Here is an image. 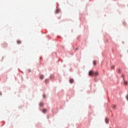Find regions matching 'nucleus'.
<instances>
[{
    "label": "nucleus",
    "mask_w": 128,
    "mask_h": 128,
    "mask_svg": "<svg viewBox=\"0 0 128 128\" xmlns=\"http://www.w3.org/2000/svg\"><path fill=\"white\" fill-rule=\"evenodd\" d=\"M98 74V73L96 72H94L92 70H90L88 72V76H96Z\"/></svg>",
    "instance_id": "f257e3e1"
},
{
    "label": "nucleus",
    "mask_w": 128,
    "mask_h": 128,
    "mask_svg": "<svg viewBox=\"0 0 128 128\" xmlns=\"http://www.w3.org/2000/svg\"><path fill=\"white\" fill-rule=\"evenodd\" d=\"M60 12V9H57L56 11V14H58Z\"/></svg>",
    "instance_id": "f03ea898"
},
{
    "label": "nucleus",
    "mask_w": 128,
    "mask_h": 128,
    "mask_svg": "<svg viewBox=\"0 0 128 128\" xmlns=\"http://www.w3.org/2000/svg\"><path fill=\"white\" fill-rule=\"evenodd\" d=\"M124 84L125 86H128V82H126V80H124Z\"/></svg>",
    "instance_id": "7ed1b4c3"
},
{
    "label": "nucleus",
    "mask_w": 128,
    "mask_h": 128,
    "mask_svg": "<svg viewBox=\"0 0 128 128\" xmlns=\"http://www.w3.org/2000/svg\"><path fill=\"white\" fill-rule=\"evenodd\" d=\"M17 44H22V42L20 40H18Z\"/></svg>",
    "instance_id": "20e7f679"
},
{
    "label": "nucleus",
    "mask_w": 128,
    "mask_h": 128,
    "mask_svg": "<svg viewBox=\"0 0 128 128\" xmlns=\"http://www.w3.org/2000/svg\"><path fill=\"white\" fill-rule=\"evenodd\" d=\"M70 84H72V82H74V80L73 79H70Z\"/></svg>",
    "instance_id": "39448f33"
},
{
    "label": "nucleus",
    "mask_w": 128,
    "mask_h": 128,
    "mask_svg": "<svg viewBox=\"0 0 128 128\" xmlns=\"http://www.w3.org/2000/svg\"><path fill=\"white\" fill-rule=\"evenodd\" d=\"M105 122H106V124H108V118H106Z\"/></svg>",
    "instance_id": "423d86ee"
},
{
    "label": "nucleus",
    "mask_w": 128,
    "mask_h": 128,
    "mask_svg": "<svg viewBox=\"0 0 128 128\" xmlns=\"http://www.w3.org/2000/svg\"><path fill=\"white\" fill-rule=\"evenodd\" d=\"M40 106H44V103L40 102Z\"/></svg>",
    "instance_id": "0eeeda50"
},
{
    "label": "nucleus",
    "mask_w": 128,
    "mask_h": 128,
    "mask_svg": "<svg viewBox=\"0 0 128 128\" xmlns=\"http://www.w3.org/2000/svg\"><path fill=\"white\" fill-rule=\"evenodd\" d=\"M40 80H42V78H44V76L40 75Z\"/></svg>",
    "instance_id": "6e6552de"
},
{
    "label": "nucleus",
    "mask_w": 128,
    "mask_h": 128,
    "mask_svg": "<svg viewBox=\"0 0 128 128\" xmlns=\"http://www.w3.org/2000/svg\"><path fill=\"white\" fill-rule=\"evenodd\" d=\"M93 64H94V66H96V62L94 61Z\"/></svg>",
    "instance_id": "1a4fd4ad"
},
{
    "label": "nucleus",
    "mask_w": 128,
    "mask_h": 128,
    "mask_svg": "<svg viewBox=\"0 0 128 128\" xmlns=\"http://www.w3.org/2000/svg\"><path fill=\"white\" fill-rule=\"evenodd\" d=\"M111 69L112 70H114V66H111Z\"/></svg>",
    "instance_id": "9d476101"
},
{
    "label": "nucleus",
    "mask_w": 128,
    "mask_h": 128,
    "mask_svg": "<svg viewBox=\"0 0 128 128\" xmlns=\"http://www.w3.org/2000/svg\"><path fill=\"white\" fill-rule=\"evenodd\" d=\"M46 112V109L42 110V112H44H44Z\"/></svg>",
    "instance_id": "9b49d317"
},
{
    "label": "nucleus",
    "mask_w": 128,
    "mask_h": 128,
    "mask_svg": "<svg viewBox=\"0 0 128 128\" xmlns=\"http://www.w3.org/2000/svg\"><path fill=\"white\" fill-rule=\"evenodd\" d=\"M126 98L127 100H128V96H127Z\"/></svg>",
    "instance_id": "f8f14e48"
},
{
    "label": "nucleus",
    "mask_w": 128,
    "mask_h": 128,
    "mask_svg": "<svg viewBox=\"0 0 128 128\" xmlns=\"http://www.w3.org/2000/svg\"><path fill=\"white\" fill-rule=\"evenodd\" d=\"M44 98H46V95H43Z\"/></svg>",
    "instance_id": "ddd939ff"
},
{
    "label": "nucleus",
    "mask_w": 128,
    "mask_h": 128,
    "mask_svg": "<svg viewBox=\"0 0 128 128\" xmlns=\"http://www.w3.org/2000/svg\"><path fill=\"white\" fill-rule=\"evenodd\" d=\"M114 108H116V106H114Z\"/></svg>",
    "instance_id": "4468645a"
},
{
    "label": "nucleus",
    "mask_w": 128,
    "mask_h": 128,
    "mask_svg": "<svg viewBox=\"0 0 128 128\" xmlns=\"http://www.w3.org/2000/svg\"><path fill=\"white\" fill-rule=\"evenodd\" d=\"M122 78H124V75H122Z\"/></svg>",
    "instance_id": "2eb2a0df"
},
{
    "label": "nucleus",
    "mask_w": 128,
    "mask_h": 128,
    "mask_svg": "<svg viewBox=\"0 0 128 128\" xmlns=\"http://www.w3.org/2000/svg\"><path fill=\"white\" fill-rule=\"evenodd\" d=\"M47 80H46V82Z\"/></svg>",
    "instance_id": "dca6fc26"
}]
</instances>
